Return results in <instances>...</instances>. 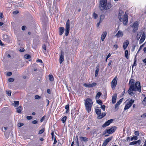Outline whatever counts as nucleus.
<instances>
[{"label":"nucleus","mask_w":146,"mask_h":146,"mask_svg":"<svg viewBox=\"0 0 146 146\" xmlns=\"http://www.w3.org/2000/svg\"><path fill=\"white\" fill-rule=\"evenodd\" d=\"M67 118V117L66 116H64L61 119V121H62L63 123H64L65 122Z\"/></svg>","instance_id":"nucleus-28"},{"label":"nucleus","mask_w":146,"mask_h":146,"mask_svg":"<svg viewBox=\"0 0 146 146\" xmlns=\"http://www.w3.org/2000/svg\"><path fill=\"white\" fill-rule=\"evenodd\" d=\"M8 81L10 82H13L14 81V80L12 78H10L8 79Z\"/></svg>","instance_id":"nucleus-44"},{"label":"nucleus","mask_w":146,"mask_h":146,"mask_svg":"<svg viewBox=\"0 0 146 146\" xmlns=\"http://www.w3.org/2000/svg\"><path fill=\"white\" fill-rule=\"evenodd\" d=\"M100 66L99 64L97 65L96 67V70H99Z\"/></svg>","instance_id":"nucleus-56"},{"label":"nucleus","mask_w":146,"mask_h":146,"mask_svg":"<svg viewBox=\"0 0 146 146\" xmlns=\"http://www.w3.org/2000/svg\"><path fill=\"white\" fill-rule=\"evenodd\" d=\"M25 58L27 59H29L31 58V56L29 54H26L24 56Z\"/></svg>","instance_id":"nucleus-32"},{"label":"nucleus","mask_w":146,"mask_h":146,"mask_svg":"<svg viewBox=\"0 0 146 146\" xmlns=\"http://www.w3.org/2000/svg\"><path fill=\"white\" fill-rule=\"evenodd\" d=\"M134 133L136 136H139V132L138 131H136Z\"/></svg>","instance_id":"nucleus-46"},{"label":"nucleus","mask_w":146,"mask_h":146,"mask_svg":"<svg viewBox=\"0 0 146 146\" xmlns=\"http://www.w3.org/2000/svg\"><path fill=\"white\" fill-rule=\"evenodd\" d=\"M23 125H24V124L23 123H19L18 124V126L19 127H20L23 126Z\"/></svg>","instance_id":"nucleus-43"},{"label":"nucleus","mask_w":146,"mask_h":146,"mask_svg":"<svg viewBox=\"0 0 146 146\" xmlns=\"http://www.w3.org/2000/svg\"><path fill=\"white\" fill-rule=\"evenodd\" d=\"M123 35V33L122 31L119 30L115 35V36L118 38L120 37H122Z\"/></svg>","instance_id":"nucleus-18"},{"label":"nucleus","mask_w":146,"mask_h":146,"mask_svg":"<svg viewBox=\"0 0 146 146\" xmlns=\"http://www.w3.org/2000/svg\"><path fill=\"white\" fill-rule=\"evenodd\" d=\"M107 35V33L106 31L104 32L101 35V40L104 41Z\"/></svg>","instance_id":"nucleus-20"},{"label":"nucleus","mask_w":146,"mask_h":146,"mask_svg":"<svg viewBox=\"0 0 146 146\" xmlns=\"http://www.w3.org/2000/svg\"><path fill=\"white\" fill-rule=\"evenodd\" d=\"M54 137H55V138H54V143H53V145L55 144L57 142V141H56V138H55V137H56L55 135H54Z\"/></svg>","instance_id":"nucleus-57"},{"label":"nucleus","mask_w":146,"mask_h":146,"mask_svg":"<svg viewBox=\"0 0 146 146\" xmlns=\"http://www.w3.org/2000/svg\"><path fill=\"white\" fill-rule=\"evenodd\" d=\"M124 12L121 10H119L118 17L119 21L123 22L124 25H126L128 22V15L125 13L123 15Z\"/></svg>","instance_id":"nucleus-2"},{"label":"nucleus","mask_w":146,"mask_h":146,"mask_svg":"<svg viewBox=\"0 0 146 146\" xmlns=\"http://www.w3.org/2000/svg\"><path fill=\"white\" fill-rule=\"evenodd\" d=\"M25 51V50L24 48H22V49H20L19 50V51L21 52H24Z\"/></svg>","instance_id":"nucleus-64"},{"label":"nucleus","mask_w":146,"mask_h":146,"mask_svg":"<svg viewBox=\"0 0 146 146\" xmlns=\"http://www.w3.org/2000/svg\"><path fill=\"white\" fill-rule=\"evenodd\" d=\"M117 127L115 126H112L108 129H106L103 133V135H104L106 133L110 134L113 133L116 130Z\"/></svg>","instance_id":"nucleus-4"},{"label":"nucleus","mask_w":146,"mask_h":146,"mask_svg":"<svg viewBox=\"0 0 146 146\" xmlns=\"http://www.w3.org/2000/svg\"><path fill=\"white\" fill-rule=\"evenodd\" d=\"M135 82V80H134L130 79L129 83V87L127 92L131 96L133 94V91L136 92L138 91L139 92H141V89L140 82L137 81L134 84Z\"/></svg>","instance_id":"nucleus-1"},{"label":"nucleus","mask_w":146,"mask_h":146,"mask_svg":"<svg viewBox=\"0 0 146 146\" xmlns=\"http://www.w3.org/2000/svg\"><path fill=\"white\" fill-rule=\"evenodd\" d=\"M70 21L68 19L66 21V25L65 33V35L66 36H67L69 34L70 31Z\"/></svg>","instance_id":"nucleus-8"},{"label":"nucleus","mask_w":146,"mask_h":146,"mask_svg":"<svg viewBox=\"0 0 146 146\" xmlns=\"http://www.w3.org/2000/svg\"><path fill=\"white\" fill-rule=\"evenodd\" d=\"M123 100V98H121V99L119 100L117 102V104L119 105L121 103V102H122Z\"/></svg>","instance_id":"nucleus-38"},{"label":"nucleus","mask_w":146,"mask_h":146,"mask_svg":"<svg viewBox=\"0 0 146 146\" xmlns=\"http://www.w3.org/2000/svg\"><path fill=\"white\" fill-rule=\"evenodd\" d=\"M69 105L68 104L65 106V109L66 110V111L65 112V113H68L69 112Z\"/></svg>","instance_id":"nucleus-25"},{"label":"nucleus","mask_w":146,"mask_h":146,"mask_svg":"<svg viewBox=\"0 0 146 146\" xmlns=\"http://www.w3.org/2000/svg\"><path fill=\"white\" fill-rule=\"evenodd\" d=\"M112 62V60H109V62L108 65L109 66H110L111 65Z\"/></svg>","instance_id":"nucleus-62"},{"label":"nucleus","mask_w":146,"mask_h":146,"mask_svg":"<svg viewBox=\"0 0 146 146\" xmlns=\"http://www.w3.org/2000/svg\"><path fill=\"white\" fill-rule=\"evenodd\" d=\"M80 139L81 141H84L86 143L87 142L88 140V138L82 136L80 137Z\"/></svg>","instance_id":"nucleus-19"},{"label":"nucleus","mask_w":146,"mask_h":146,"mask_svg":"<svg viewBox=\"0 0 146 146\" xmlns=\"http://www.w3.org/2000/svg\"><path fill=\"white\" fill-rule=\"evenodd\" d=\"M107 3V0H100V8L101 10H103L104 9H106L107 8L108 9L109 8L106 7Z\"/></svg>","instance_id":"nucleus-5"},{"label":"nucleus","mask_w":146,"mask_h":146,"mask_svg":"<svg viewBox=\"0 0 146 146\" xmlns=\"http://www.w3.org/2000/svg\"><path fill=\"white\" fill-rule=\"evenodd\" d=\"M14 104H15V105H14L15 106H18L19 104V102L18 101H14Z\"/></svg>","instance_id":"nucleus-34"},{"label":"nucleus","mask_w":146,"mask_h":146,"mask_svg":"<svg viewBox=\"0 0 146 146\" xmlns=\"http://www.w3.org/2000/svg\"><path fill=\"white\" fill-rule=\"evenodd\" d=\"M141 117L145 118L146 117V113H143L141 116Z\"/></svg>","instance_id":"nucleus-45"},{"label":"nucleus","mask_w":146,"mask_h":146,"mask_svg":"<svg viewBox=\"0 0 146 146\" xmlns=\"http://www.w3.org/2000/svg\"><path fill=\"white\" fill-rule=\"evenodd\" d=\"M47 92L49 94H51V91L49 89H48L47 90Z\"/></svg>","instance_id":"nucleus-61"},{"label":"nucleus","mask_w":146,"mask_h":146,"mask_svg":"<svg viewBox=\"0 0 146 146\" xmlns=\"http://www.w3.org/2000/svg\"><path fill=\"white\" fill-rule=\"evenodd\" d=\"M59 34L60 35H61L64 33V28L63 27H60L59 28Z\"/></svg>","instance_id":"nucleus-21"},{"label":"nucleus","mask_w":146,"mask_h":146,"mask_svg":"<svg viewBox=\"0 0 146 146\" xmlns=\"http://www.w3.org/2000/svg\"><path fill=\"white\" fill-rule=\"evenodd\" d=\"M38 122V121L37 120H34L32 121V123L34 124H36Z\"/></svg>","instance_id":"nucleus-60"},{"label":"nucleus","mask_w":146,"mask_h":146,"mask_svg":"<svg viewBox=\"0 0 146 146\" xmlns=\"http://www.w3.org/2000/svg\"><path fill=\"white\" fill-rule=\"evenodd\" d=\"M83 85L85 87L88 88H91V84H89L84 83Z\"/></svg>","instance_id":"nucleus-27"},{"label":"nucleus","mask_w":146,"mask_h":146,"mask_svg":"<svg viewBox=\"0 0 146 146\" xmlns=\"http://www.w3.org/2000/svg\"><path fill=\"white\" fill-rule=\"evenodd\" d=\"M3 17V14L2 13H0V19H2Z\"/></svg>","instance_id":"nucleus-55"},{"label":"nucleus","mask_w":146,"mask_h":146,"mask_svg":"<svg viewBox=\"0 0 146 146\" xmlns=\"http://www.w3.org/2000/svg\"><path fill=\"white\" fill-rule=\"evenodd\" d=\"M102 22L101 21H99V22L97 23V27H99V26L100 25V23Z\"/></svg>","instance_id":"nucleus-63"},{"label":"nucleus","mask_w":146,"mask_h":146,"mask_svg":"<svg viewBox=\"0 0 146 146\" xmlns=\"http://www.w3.org/2000/svg\"><path fill=\"white\" fill-rule=\"evenodd\" d=\"M52 135V140H53L54 139V133L53 132H52L51 134Z\"/></svg>","instance_id":"nucleus-48"},{"label":"nucleus","mask_w":146,"mask_h":146,"mask_svg":"<svg viewBox=\"0 0 146 146\" xmlns=\"http://www.w3.org/2000/svg\"><path fill=\"white\" fill-rule=\"evenodd\" d=\"M32 118V117L31 116H28L27 117V119L28 120L31 119Z\"/></svg>","instance_id":"nucleus-54"},{"label":"nucleus","mask_w":146,"mask_h":146,"mask_svg":"<svg viewBox=\"0 0 146 146\" xmlns=\"http://www.w3.org/2000/svg\"><path fill=\"white\" fill-rule=\"evenodd\" d=\"M84 103L86 110L88 113H89L93 104L92 100L90 98H87L84 100Z\"/></svg>","instance_id":"nucleus-3"},{"label":"nucleus","mask_w":146,"mask_h":146,"mask_svg":"<svg viewBox=\"0 0 146 146\" xmlns=\"http://www.w3.org/2000/svg\"><path fill=\"white\" fill-rule=\"evenodd\" d=\"M76 144L79 143L78 138L77 136H76Z\"/></svg>","instance_id":"nucleus-50"},{"label":"nucleus","mask_w":146,"mask_h":146,"mask_svg":"<svg viewBox=\"0 0 146 146\" xmlns=\"http://www.w3.org/2000/svg\"><path fill=\"white\" fill-rule=\"evenodd\" d=\"M125 57L127 59H129L128 51L127 50H126L125 52Z\"/></svg>","instance_id":"nucleus-24"},{"label":"nucleus","mask_w":146,"mask_h":146,"mask_svg":"<svg viewBox=\"0 0 146 146\" xmlns=\"http://www.w3.org/2000/svg\"><path fill=\"white\" fill-rule=\"evenodd\" d=\"M101 108L104 111L105 110V106L104 105H101Z\"/></svg>","instance_id":"nucleus-49"},{"label":"nucleus","mask_w":146,"mask_h":146,"mask_svg":"<svg viewBox=\"0 0 146 146\" xmlns=\"http://www.w3.org/2000/svg\"><path fill=\"white\" fill-rule=\"evenodd\" d=\"M134 102V100L131 99L129 102H127V104L125 106L124 109V110L125 111L126 110L129 109L131 107Z\"/></svg>","instance_id":"nucleus-9"},{"label":"nucleus","mask_w":146,"mask_h":146,"mask_svg":"<svg viewBox=\"0 0 146 146\" xmlns=\"http://www.w3.org/2000/svg\"><path fill=\"white\" fill-rule=\"evenodd\" d=\"M138 139V137L137 136H133L131 138L130 140L133 141L134 140H137Z\"/></svg>","instance_id":"nucleus-29"},{"label":"nucleus","mask_w":146,"mask_h":146,"mask_svg":"<svg viewBox=\"0 0 146 146\" xmlns=\"http://www.w3.org/2000/svg\"><path fill=\"white\" fill-rule=\"evenodd\" d=\"M117 97V94H115L112 97V103L113 104H115L116 102V101Z\"/></svg>","instance_id":"nucleus-22"},{"label":"nucleus","mask_w":146,"mask_h":146,"mask_svg":"<svg viewBox=\"0 0 146 146\" xmlns=\"http://www.w3.org/2000/svg\"><path fill=\"white\" fill-rule=\"evenodd\" d=\"M129 44L128 40H126L123 43V46L124 50H125Z\"/></svg>","instance_id":"nucleus-16"},{"label":"nucleus","mask_w":146,"mask_h":146,"mask_svg":"<svg viewBox=\"0 0 146 146\" xmlns=\"http://www.w3.org/2000/svg\"><path fill=\"white\" fill-rule=\"evenodd\" d=\"M45 116H44L42 117V118H41V119L40 120V121L41 122H42L44 120V119H45Z\"/></svg>","instance_id":"nucleus-51"},{"label":"nucleus","mask_w":146,"mask_h":146,"mask_svg":"<svg viewBox=\"0 0 146 146\" xmlns=\"http://www.w3.org/2000/svg\"><path fill=\"white\" fill-rule=\"evenodd\" d=\"M35 98L36 99H38L41 98V97L38 95H36L35 96Z\"/></svg>","instance_id":"nucleus-40"},{"label":"nucleus","mask_w":146,"mask_h":146,"mask_svg":"<svg viewBox=\"0 0 146 146\" xmlns=\"http://www.w3.org/2000/svg\"><path fill=\"white\" fill-rule=\"evenodd\" d=\"M17 112L18 113H21V111L22 110L23 108L21 106H20L18 107L17 108Z\"/></svg>","instance_id":"nucleus-23"},{"label":"nucleus","mask_w":146,"mask_h":146,"mask_svg":"<svg viewBox=\"0 0 146 146\" xmlns=\"http://www.w3.org/2000/svg\"><path fill=\"white\" fill-rule=\"evenodd\" d=\"M42 48L45 51L46 50V46L45 44H44L42 46Z\"/></svg>","instance_id":"nucleus-47"},{"label":"nucleus","mask_w":146,"mask_h":146,"mask_svg":"<svg viewBox=\"0 0 146 146\" xmlns=\"http://www.w3.org/2000/svg\"><path fill=\"white\" fill-rule=\"evenodd\" d=\"M142 102L143 104H146V97H145L144 99L143 100Z\"/></svg>","instance_id":"nucleus-52"},{"label":"nucleus","mask_w":146,"mask_h":146,"mask_svg":"<svg viewBox=\"0 0 146 146\" xmlns=\"http://www.w3.org/2000/svg\"><path fill=\"white\" fill-rule=\"evenodd\" d=\"M113 121V119H111L110 120H108L107 121H106L105 122V123L103 125L102 127H104L108 126Z\"/></svg>","instance_id":"nucleus-13"},{"label":"nucleus","mask_w":146,"mask_h":146,"mask_svg":"<svg viewBox=\"0 0 146 146\" xmlns=\"http://www.w3.org/2000/svg\"><path fill=\"white\" fill-rule=\"evenodd\" d=\"M117 82V76H115L113 79L111 83V88L113 90H114L115 88Z\"/></svg>","instance_id":"nucleus-7"},{"label":"nucleus","mask_w":146,"mask_h":146,"mask_svg":"<svg viewBox=\"0 0 146 146\" xmlns=\"http://www.w3.org/2000/svg\"><path fill=\"white\" fill-rule=\"evenodd\" d=\"M64 56L63 52H61V55L59 58V62L60 64H62L64 60Z\"/></svg>","instance_id":"nucleus-17"},{"label":"nucleus","mask_w":146,"mask_h":146,"mask_svg":"<svg viewBox=\"0 0 146 146\" xmlns=\"http://www.w3.org/2000/svg\"><path fill=\"white\" fill-rule=\"evenodd\" d=\"M6 92V94L8 96H11V90H9L8 91H7Z\"/></svg>","instance_id":"nucleus-33"},{"label":"nucleus","mask_w":146,"mask_h":146,"mask_svg":"<svg viewBox=\"0 0 146 146\" xmlns=\"http://www.w3.org/2000/svg\"><path fill=\"white\" fill-rule=\"evenodd\" d=\"M91 88L93 87H95L97 85V83L96 82H93L92 84H91Z\"/></svg>","instance_id":"nucleus-42"},{"label":"nucleus","mask_w":146,"mask_h":146,"mask_svg":"<svg viewBox=\"0 0 146 146\" xmlns=\"http://www.w3.org/2000/svg\"><path fill=\"white\" fill-rule=\"evenodd\" d=\"M102 94L100 92H98L96 95V97L98 99L100 98V96L102 95Z\"/></svg>","instance_id":"nucleus-31"},{"label":"nucleus","mask_w":146,"mask_h":146,"mask_svg":"<svg viewBox=\"0 0 146 146\" xmlns=\"http://www.w3.org/2000/svg\"><path fill=\"white\" fill-rule=\"evenodd\" d=\"M141 142V140L140 139H139L137 141L130 142L129 144V145H139L140 144Z\"/></svg>","instance_id":"nucleus-15"},{"label":"nucleus","mask_w":146,"mask_h":146,"mask_svg":"<svg viewBox=\"0 0 146 146\" xmlns=\"http://www.w3.org/2000/svg\"><path fill=\"white\" fill-rule=\"evenodd\" d=\"M138 23L137 21H135L134 23L132 25V27L133 28V32H135L137 31L138 29Z\"/></svg>","instance_id":"nucleus-10"},{"label":"nucleus","mask_w":146,"mask_h":146,"mask_svg":"<svg viewBox=\"0 0 146 146\" xmlns=\"http://www.w3.org/2000/svg\"><path fill=\"white\" fill-rule=\"evenodd\" d=\"M26 28V27L25 26H23L22 27V29L23 31L25 30Z\"/></svg>","instance_id":"nucleus-58"},{"label":"nucleus","mask_w":146,"mask_h":146,"mask_svg":"<svg viewBox=\"0 0 146 146\" xmlns=\"http://www.w3.org/2000/svg\"><path fill=\"white\" fill-rule=\"evenodd\" d=\"M49 80L51 81H53L54 80V78L52 75H49Z\"/></svg>","instance_id":"nucleus-30"},{"label":"nucleus","mask_w":146,"mask_h":146,"mask_svg":"<svg viewBox=\"0 0 146 146\" xmlns=\"http://www.w3.org/2000/svg\"><path fill=\"white\" fill-rule=\"evenodd\" d=\"M113 137L112 136L108 138H107L104 141V142L103 143L102 146H106L108 143L110 142L112 139Z\"/></svg>","instance_id":"nucleus-11"},{"label":"nucleus","mask_w":146,"mask_h":146,"mask_svg":"<svg viewBox=\"0 0 146 146\" xmlns=\"http://www.w3.org/2000/svg\"><path fill=\"white\" fill-rule=\"evenodd\" d=\"M145 32H143V33L141 39L139 40V43L141 44L145 40Z\"/></svg>","instance_id":"nucleus-14"},{"label":"nucleus","mask_w":146,"mask_h":146,"mask_svg":"<svg viewBox=\"0 0 146 146\" xmlns=\"http://www.w3.org/2000/svg\"><path fill=\"white\" fill-rule=\"evenodd\" d=\"M93 16L95 19H96L97 18L98 15L97 14L94 13L93 14Z\"/></svg>","instance_id":"nucleus-39"},{"label":"nucleus","mask_w":146,"mask_h":146,"mask_svg":"<svg viewBox=\"0 0 146 146\" xmlns=\"http://www.w3.org/2000/svg\"><path fill=\"white\" fill-rule=\"evenodd\" d=\"M3 37L4 41L7 43H9L11 42V40L9 36L4 35H3Z\"/></svg>","instance_id":"nucleus-12"},{"label":"nucleus","mask_w":146,"mask_h":146,"mask_svg":"<svg viewBox=\"0 0 146 146\" xmlns=\"http://www.w3.org/2000/svg\"><path fill=\"white\" fill-rule=\"evenodd\" d=\"M45 131V128H43L42 129L39 130L38 131V134H40L43 133Z\"/></svg>","instance_id":"nucleus-26"},{"label":"nucleus","mask_w":146,"mask_h":146,"mask_svg":"<svg viewBox=\"0 0 146 146\" xmlns=\"http://www.w3.org/2000/svg\"><path fill=\"white\" fill-rule=\"evenodd\" d=\"M113 47L116 50L118 48V45L117 44H115L113 46Z\"/></svg>","instance_id":"nucleus-59"},{"label":"nucleus","mask_w":146,"mask_h":146,"mask_svg":"<svg viewBox=\"0 0 146 146\" xmlns=\"http://www.w3.org/2000/svg\"><path fill=\"white\" fill-rule=\"evenodd\" d=\"M95 111L98 115L97 118L99 119L103 118L106 115V113H103L101 114V110L100 109H96Z\"/></svg>","instance_id":"nucleus-6"},{"label":"nucleus","mask_w":146,"mask_h":146,"mask_svg":"<svg viewBox=\"0 0 146 146\" xmlns=\"http://www.w3.org/2000/svg\"><path fill=\"white\" fill-rule=\"evenodd\" d=\"M97 102L98 104L100 105H102L103 104L101 100H97Z\"/></svg>","instance_id":"nucleus-35"},{"label":"nucleus","mask_w":146,"mask_h":146,"mask_svg":"<svg viewBox=\"0 0 146 146\" xmlns=\"http://www.w3.org/2000/svg\"><path fill=\"white\" fill-rule=\"evenodd\" d=\"M105 18V15H100V21H101L102 22L104 18Z\"/></svg>","instance_id":"nucleus-36"},{"label":"nucleus","mask_w":146,"mask_h":146,"mask_svg":"<svg viewBox=\"0 0 146 146\" xmlns=\"http://www.w3.org/2000/svg\"><path fill=\"white\" fill-rule=\"evenodd\" d=\"M136 58H135L134 60V63L132 66V68H133V67L134 66H136L137 65V63H136Z\"/></svg>","instance_id":"nucleus-37"},{"label":"nucleus","mask_w":146,"mask_h":146,"mask_svg":"<svg viewBox=\"0 0 146 146\" xmlns=\"http://www.w3.org/2000/svg\"><path fill=\"white\" fill-rule=\"evenodd\" d=\"M99 71V70H96L95 73V75L96 77H97L98 76Z\"/></svg>","instance_id":"nucleus-41"},{"label":"nucleus","mask_w":146,"mask_h":146,"mask_svg":"<svg viewBox=\"0 0 146 146\" xmlns=\"http://www.w3.org/2000/svg\"><path fill=\"white\" fill-rule=\"evenodd\" d=\"M12 74V73L11 72H8L7 73V75L8 76H11Z\"/></svg>","instance_id":"nucleus-53"}]
</instances>
